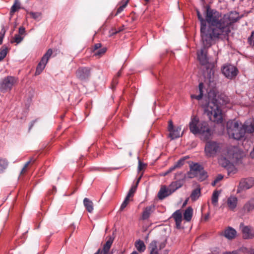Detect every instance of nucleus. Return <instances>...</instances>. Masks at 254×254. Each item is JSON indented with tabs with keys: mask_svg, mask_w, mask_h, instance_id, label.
Masks as SVG:
<instances>
[{
	"mask_svg": "<svg viewBox=\"0 0 254 254\" xmlns=\"http://www.w3.org/2000/svg\"><path fill=\"white\" fill-rule=\"evenodd\" d=\"M35 122V121H34L32 122V123H31V125H30V126L29 127V129H30L32 128V127H33V126L34 125V124Z\"/></svg>",
	"mask_w": 254,
	"mask_h": 254,
	"instance_id": "obj_59",
	"label": "nucleus"
},
{
	"mask_svg": "<svg viewBox=\"0 0 254 254\" xmlns=\"http://www.w3.org/2000/svg\"><path fill=\"white\" fill-rule=\"evenodd\" d=\"M7 53V50L6 48L0 49V62L6 57Z\"/></svg>",
	"mask_w": 254,
	"mask_h": 254,
	"instance_id": "obj_39",
	"label": "nucleus"
},
{
	"mask_svg": "<svg viewBox=\"0 0 254 254\" xmlns=\"http://www.w3.org/2000/svg\"><path fill=\"white\" fill-rule=\"evenodd\" d=\"M193 214V209L191 207H188L184 213V219L189 222L191 219Z\"/></svg>",
	"mask_w": 254,
	"mask_h": 254,
	"instance_id": "obj_21",
	"label": "nucleus"
},
{
	"mask_svg": "<svg viewBox=\"0 0 254 254\" xmlns=\"http://www.w3.org/2000/svg\"><path fill=\"white\" fill-rule=\"evenodd\" d=\"M182 128L178 127L170 132V136L172 139H175L180 137L182 133H181Z\"/></svg>",
	"mask_w": 254,
	"mask_h": 254,
	"instance_id": "obj_19",
	"label": "nucleus"
},
{
	"mask_svg": "<svg viewBox=\"0 0 254 254\" xmlns=\"http://www.w3.org/2000/svg\"><path fill=\"white\" fill-rule=\"evenodd\" d=\"M129 201V198L127 196H126L125 198L124 201L122 203L121 207L120 210H123L124 209H125L126 206L127 205Z\"/></svg>",
	"mask_w": 254,
	"mask_h": 254,
	"instance_id": "obj_43",
	"label": "nucleus"
},
{
	"mask_svg": "<svg viewBox=\"0 0 254 254\" xmlns=\"http://www.w3.org/2000/svg\"><path fill=\"white\" fill-rule=\"evenodd\" d=\"M251 155L252 156H254V147L253 152L251 153Z\"/></svg>",
	"mask_w": 254,
	"mask_h": 254,
	"instance_id": "obj_64",
	"label": "nucleus"
},
{
	"mask_svg": "<svg viewBox=\"0 0 254 254\" xmlns=\"http://www.w3.org/2000/svg\"><path fill=\"white\" fill-rule=\"evenodd\" d=\"M8 165V162L6 159L0 157V172H2Z\"/></svg>",
	"mask_w": 254,
	"mask_h": 254,
	"instance_id": "obj_32",
	"label": "nucleus"
},
{
	"mask_svg": "<svg viewBox=\"0 0 254 254\" xmlns=\"http://www.w3.org/2000/svg\"><path fill=\"white\" fill-rule=\"evenodd\" d=\"M248 42L252 46H254V31L251 33L250 36L248 39Z\"/></svg>",
	"mask_w": 254,
	"mask_h": 254,
	"instance_id": "obj_40",
	"label": "nucleus"
},
{
	"mask_svg": "<svg viewBox=\"0 0 254 254\" xmlns=\"http://www.w3.org/2000/svg\"><path fill=\"white\" fill-rule=\"evenodd\" d=\"M212 254H220L219 249L215 248L211 252Z\"/></svg>",
	"mask_w": 254,
	"mask_h": 254,
	"instance_id": "obj_53",
	"label": "nucleus"
},
{
	"mask_svg": "<svg viewBox=\"0 0 254 254\" xmlns=\"http://www.w3.org/2000/svg\"><path fill=\"white\" fill-rule=\"evenodd\" d=\"M168 188L165 187H162L158 193V197L160 199H163L168 195H170Z\"/></svg>",
	"mask_w": 254,
	"mask_h": 254,
	"instance_id": "obj_18",
	"label": "nucleus"
},
{
	"mask_svg": "<svg viewBox=\"0 0 254 254\" xmlns=\"http://www.w3.org/2000/svg\"><path fill=\"white\" fill-rule=\"evenodd\" d=\"M237 232L236 230L231 228L228 227L223 232V235L228 239H232L234 238L236 235Z\"/></svg>",
	"mask_w": 254,
	"mask_h": 254,
	"instance_id": "obj_15",
	"label": "nucleus"
},
{
	"mask_svg": "<svg viewBox=\"0 0 254 254\" xmlns=\"http://www.w3.org/2000/svg\"><path fill=\"white\" fill-rule=\"evenodd\" d=\"M197 177L199 181H202L207 178V173L203 170V169H202L200 172H198Z\"/></svg>",
	"mask_w": 254,
	"mask_h": 254,
	"instance_id": "obj_34",
	"label": "nucleus"
},
{
	"mask_svg": "<svg viewBox=\"0 0 254 254\" xmlns=\"http://www.w3.org/2000/svg\"><path fill=\"white\" fill-rule=\"evenodd\" d=\"M222 72L226 77L232 79L237 75L238 70L235 66L231 64H228L223 67Z\"/></svg>",
	"mask_w": 254,
	"mask_h": 254,
	"instance_id": "obj_8",
	"label": "nucleus"
},
{
	"mask_svg": "<svg viewBox=\"0 0 254 254\" xmlns=\"http://www.w3.org/2000/svg\"><path fill=\"white\" fill-rule=\"evenodd\" d=\"M205 112L210 120L217 123L223 121L222 111L219 106L214 101L209 102L205 108Z\"/></svg>",
	"mask_w": 254,
	"mask_h": 254,
	"instance_id": "obj_4",
	"label": "nucleus"
},
{
	"mask_svg": "<svg viewBox=\"0 0 254 254\" xmlns=\"http://www.w3.org/2000/svg\"><path fill=\"white\" fill-rule=\"evenodd\" d=\"M134 246L137 250L140 253L144 252L146 249V246L144 243L143 241L140 240H137L135 242Z\"/></svg>",
	"mask_w": 254,
	"mask_h": 254,
	"instance_id": "obj_22",
	"label": "nucleus"
},
{
	"mask_svg": "<svg viewBox=\"0 0 254 254\" xmlns=\"http://www.w3.org/2000/svg\"><path fill=\"white\" fill-rule=\"evenodd\" d=\"M53 54V51L52 49H49L47 52L44 54V55L43 56V57L41 59V60L42 61H44L46 63H48L50 58L52 56Z\"/></svg>",
	"mask_w": 254,
	"mask_h": 254,
	"instance_id": "obj_31",
	"label": "nucleus"
},
{
	"mask_svg": "<svg viewBox=\"0 0 254 254\" xmlns=\"http://www.w3.org/2000/svg\"><path fill=\"white\" fill-rule=\"evenodd\" d=\"M169 174V173H168V171L167 170L165 172H163V173H161V175L162 176H165Z\"/></svg>",
	"mask_w": 254,
	"mask_h": 254,
	"instance_id": "obj_56",
	"label": "nucleus"
},
{
	"mask_svg": "<svg viewBox=\"0 0 254 254\" xmlns=\"http://www.w3.org/2000/svg\"><path fill=\"white\" fill-rule=\"evenodd\" d=\"M190 132L193 134H199L201 139L207 140L210 137L212 133L206 122H200L197 116L192 115L189 123Z\"/></svg>",
	"mask_w": 254,
	"mask_h": 254,
	"instance_id": "obj_2",
	"label": "nucleus"
},
{
	"mask_svg": "<svg viewBox=\"0 0 254 254\" xmlns=\"http://www.w3.org/2000/svg\"><path fill=\"white\" fill-rule=\"evenodd\" d=\"M203 84L202 82H200L198 85L199 94L198 95H191V98L192 99H195L197 100H199L202 99L203 96Z\"/></svg>",
	"mask_w": 254,
	"mask_h": 254,
	"instance_id": "obj_26",
	"label": "nucleus"
},
{
	"mask_svg": "<svg viewBox=\"0 0 254 254\" xmlns=\"http://www.w3.org/2000/svg\"><path fill=\"white\" fill-rule=\"evenodd\" d=\"M17 82V79L13 76H8L0 82V91L2 92L10 91Z\"/></svg>",
	"mask_w": 254,
	"mask_h": 254,
	"instance_id": "obj_7",
	"label": "nucleus"
},
{
	"mask_svg": "<svg viewBox=\"0 0 254 254\" xmlns=\"http://www.w3.org/2000/svg\"><path fill=\"white\" fill-rule=\"evenodd\" d=\"M91 74V68L88 67H79L75 71V76L78 79L83 81L87 79Z\"/></svg>",
	"mask_w": 254,
	"mask_h": 254,
	"instance_id": "obj_9",
	"label": "nucleus"
},
{
	"mask_svg": "<svg viewBox=\"0 0 254 254\" xmlns=\"http://www.w3.org/2000/svg\"><path fill=\"white\" fill-rule=\"evenodd\" d=\"M239 253V252L238 251H233L232 252H225L224 253H223V254H238Z\"/></svg>",
	"mask_w": 254,
	"mask_h": 254,
	"instance_id": "obj_54",
	"label": "nucleus"
},
{
	"mask_svg": "<svg viewBox=\"0 0 254 254\" xmlns=\"http://www.w3.org/2000/svg\"><path fill=\"white\" fill-rule=\"evenodd\" d=\"M227 132L230 137L236 140H240L244 137L246 133L243 125L238 121L228 123Z\"/></svg>",
	"mask_w": 254,
	"mask_h": 254,
	"instance_id": "obj_3",
	"label": "nucleus"
},
{
	"mask_svg": "<svg viewBox=\"0 0 254 254\" xmlns=\"http://www.w3.org/2000/svg\"><path fill=\"white\" fill-rule=\"evenodd\" d=\"M243 236L245 239H251L254 237V231L248 226L244 227L242 229Z\"/></svg>",
	"mask_w": 254,
	"mask_h": 254,
	"instance_id": "obj_14",
	"label": "nucleus"
},
{
	"mask_svg": "<svg viewBox=\"0 0 254 254\" xmlns=\"http://www.w3.org/2000/svg\"><path fill=\"white\" fill-rule=\"evenodd\" d=\"M101 46L102 45L101 43H97L95 44V45L94 46V52L99 49L101 47Z\"/></svg>",
	"mask_w": 254,
	"mask_h": 254,
	"instance_id": "obj_49",
	"label": "nucleus"
},
{
	"mask_svg": "<svg viewBox=\"0 0 254 254\" xmlns=\"http://www.w3.org/2000/svg\"><path fill=\"white\" fill-rule=\"evenodd\" d=\"M155 206L152 204L145 207L142 213V219L146 220L148 219L150 215L155 211Z\"/></svg>",
	"mask_w": 254,
	"mask_h": 254,
	"instance_id": "obj_12",
	"label": "nucleus"
},
{
	"mask_svg": "<svg viewBox=\"0 0 254 254\" xmlns=\"http://www.w3.org/2000/svg\"><path fill=\"white\" fill-rule=\"evenodd\" d=\"M183 186L182 182L180 180L172 182L168 187L170 193H172L177 189L181 188Z\"/></svg>",
	"mask_w": 254,
	"mask_h": 254,
	"instance_id": "obj_16",
	"label": "nucleus"
},
{
	"mask_svg": "<svg viewBox=\"0 0 254 254\" xmlns=\"http://www.w3.org/2000/svg\"><path fill=\"white\" fill-rule=\"evenodd\" d=\"M189 158L190 157L189 156H186L183 157L181 158L180 159H179L175 164V165H176L177 169L181 168L184 164L185 161L186 159H189Z\"/></svg>",
	"mask_w": 254,
	"mask_h": 254,
	"instance_id": "obj_35",
	"label": "nucleus"
},
{
	"mask_svg": "<svg viewBox=\"0 0 254 254\" xmlns=\"http://www.w3.org/2000/svg\"><path fill=\"white\" fill-rule=\"evenodd\" d=\"M145 166V164L141 162L140 161L138 162V169L139 171H141Z\"/></svg>",
	"mask_w": 254,
	"mask_h": 254,
	"instance_id": "obj_51",
	"label": "nucleus"
},
{
	"mask_svg": "<svg viewBox=\"0 0 254 254\" xmlns=\"http://www.w3.org/2000/svg\"><path fill=\"white\" fill-rule=\"evenodd\" d=\"M219 163L224 167H226L229 164V161L225 158L221 159L219 160Z\"/></svg>",
	"mask_w": 254,
	"mask_h": 254,
	"instance_id": "obj_46",
	"label": "nucleus"
},
{
	"mask_svg": "<svg viewBox=\"0 0 254 254\" xmlns=\"http://www.w3.org/2000/svg\"><path fill=\"white\" fill-rule=\"evenodd\" d=\"M29 14L31 15V16L36 20H39L41 16V13L40 12H31L29 13Z\"/></svg>",
	"mask_w": 254,
	"mask_h": 254,
	"instance_id": "obj_41",
	"label": "nucleus"
},
{
	"mask_svg": "<svg viewBox=\"0 0 254 254\" xmlns=\"http://www.w3.org/2000/svg\"><path fill=\"white\" fill-rule=\"evenodd\" d=\"M136 186H133L129 190L127 196L129 198H130V197H132L133 196V194L135 192V190H136Z\"/></svg>",
	"mask_w": 254,
	"mask_h": 254,
	"instance_id": "obj_44",
	"label": "nucleus"
},
{
	"mask_svg": "<svg viewBox=\"0 0 254 254\" xmlns=\"http://www.w3.org/2000/svg\"><path fill=\"white\" fill-rule=\"evenodd\" d=\"M219 193H220L218 191L215 190L213 192V193L212 194L211 201H212V203L214 205H216V204L218 202Z\"/></svg>",
	"mask_w": 254,
	"mask_h": 254,
	"instance_id": "obj_33",
	"label": "nucleus"
},
{
	"mask_svg": "<svg viewBox=\"0 0 254 254\" xmlns=\"http://www.w3.org/2000/svg\"><path fill=\"white\" fill-rule=\"evenodd\" d=\"M197 15L200 21V33L202 42L205 46L209 47L221 36H227L233 29V24L242 17L235 11L225 14L214 9L207 6L205 19L197 10Z\"/></svg>",
	"mask_w": 254,
	"mask_h": 254,
	"instance_id": "obj_1",
	"label": "nucleus"
},
{
	"mask_svg": "<svg viewBox=\"0 0 254 254\" xmlns=\"http://www.w3.org/2000/svg\"><path fill=\"white\" fill-rule=\"evenodd\" d=\"M237 202V198L232 195L228 197L227 201L228 206L231 210H234L236 207Z\"/></svg>",
	"mask_w": 254,
	"mask_h": 254,
	"instance_id": "obj_17",
	"label": "nucleus"
},
{
	"mask_svg": "<svg viewBox=\"0 0 254 254\" xmlns=\"http://www.w3.org/2000/svg\"><path fill=\"white\" fill-rule=\"evenodd\" d=\"M24 37L20 35L19 34H15L11 40V43H16V44L20 43L23 39Z\"/></svg>",
	"mask_w": 254,
	"mask_h": 254,
	"instance_id": "obj_38",
	"label": "nucleus"
},
{
	"mask_svg": "<svg viewBox=\"0 0 254 254\" xmlns=\"http://www.w3.org/2000/svg\"><path fill=\"white\" fill-rule=\"evenodd\" d=\"M253 185V182L249 179H245L240 182V186L242 189H249Z\"/></svg>",
	"mask_w": 254,
	"mask_h": 254,
	"instance_id": "obj_23",
	"label": "nucleus"
},
{
	"mask_svg": "<svg viewBox=\"0 0 254 254\" xmlns=\"http://www.w3.org/2000/svg\"><path fill=\"white\" fill-rule=\"evenodd\" d=\"M114 238L111 236H110L108 240L107 241L106 243L104 244L103 249L102 251L104 252H109L112 245L113 243Z\"/></svg>",
	"mask_w": 254,
	"mask_h": 254,
	"instance_id": "obj_24",
	"label": "nucleus"
},
{
	"mask_svg": "<svg viewBox=\"0 0 254 254\" xmlns=\"http://www.w3.org/2000/svg\"><path fill=\"white\" fill-rule=\"evenodd\" d=\"M27 169H25V168H23L20 174H24L26 172Z\"/></svg>",
	"mask_w": 254,
	"mask_h": 254,
	"instance_id": "obj_57",
	"label": "nucleus"
},
{
	"mask_svg": "<svg viewBox=\"0 0 254 254\" xmlns=\"http://www.w3.org/2000/svg\"><path fill=\"white\" fill-rule=\"evenodd\" d=\"M166 240L162 241H152L148 246L150 254H168V251L165 249Z\"/></svg>",
	"mask_w": 254,
	"mask_h": 254,
	"instance_id": "obj_5",
	"label": "nucleus"
},
{
	"mask_svg": "<svg viewBox=\"0 0 254 254\" xmlns=\"http://www.w3.org/2000/svg\"><path fill=\"white\" fill-rule=\"evenodd\" d=\"M131 254H138V253L136 251H133Z\"/></svg>",
	"mask_w": 254,
	"mask_h": 254,
	"instance_id": "obj_63",
	"label": "nucleus"
},
{
	"mask_svg": "<svg viewBox=\"0 0 254 254\" xmlns=\"http://www.w3.org/2000/svg\"><path fill=\"white\" fill-rule=\"evenodd\" d=\"M124 29L123 27L120 28L118 30L116 31L115 32H113V34H117L118 32L123 31Z\"/></svg>",
	"mask_w": 254,
	"mask_h": 254,
	"instance_id": "obj_55",
	"label": "nucleus"
},
{
	"mask_svg": "<svg viewBox=\"0 0 254 254\" xmlns=\"http://www.w3.org/2000/svg\"><path fill=\"white\" fill-rule=\"evenodd\" d=\"M202 43H203L202 42ZM203 45V48L201 49L200 51H197V59L200 62V64L202 65H205L206 64L208 61V59L206 55V51L205 50L206 48H208V47L205 46L204 44ZM211 45L210 46V47Z\"/></svg>",
	"mask_w": 254,
	"mask_h": 254,
	"instance_id": "obj_10",
	"label": "nucleus"
},
{
	"mask_svg": "<svg viewBox=\"0 0 254 254\" xmlns=\"http://www.w3.org/2000/svg\"><path fill=\"white\" fill-rule=\"evenodd\" d=\"M83 204L87 211L92 213L93 211V203L91 200L88 198H85L83 200Z\"/></svg>",
	"mask_w": 254,
	"mask_h": 254,
	"instance_id": "obj_20",
	"label": "nucleus"
},
{
	"mask_svg": "<svg viewBox=\"0 0 254 254\" xmlns=\"http://www.w3.org/2000/svg\"><path fill=\"white\" fill-rule=\"evenodd\" d=\"M243 126L246 133H252L254 132V119H249L246 121Z\"/></svg>",
	"mask_w": 254,
	"mask_h": 254,
	"instance_id": "obj_11",
	"label": "nucleus"
},
{
	"mask_svg": "<svg viewBox=\"0 0 254 254\" xmlns=\"http://www.w3.org/2000/svg\"><path fill=\"white\" fill-rule=\"evenodd\" d=\"M190 169H191V171H193V172H196L198 174V172H200V171L202 169H203V168L201 167V166L197 163H193V164L190 165Z\"/></svg>",
	"mask_w": 254,
	"mask_h": 254,
	"instance_id": "obj_30",
	"label": "nucleus"
},
{
	"mask_svg": "<svg viewBox=\"0 0 254 254\" xmlns=\"http://www.w3.org/2000/svg\"><path fill=\"white\" fill-rule=\"evenodd\" d=\"M244 210L248 212L252 211L254 209V199H252L247 202L244 207Z\"/></svg>",
	"mask_w": 254,
	"mask_h": 254,
	"instance_id": "obj_28",
	"label": "nucleus"
},
{
	"mask_svg": "<svg viewBox=\"0 0 254 254\" xmlns=\"http://www.w3.org/2000/svg\"><path fill=\"white\" fill-rule=\"evenodd\" d=\"M198 174L193 171H191V169H190V171L187 173V176L189 178H193L195 177H197Z\"/></svg>",
	"mask_w": 254,
	"mask_h": 254,
	"instance_id": "obj_45",
	"label": "nucleus"
},
{
	"mask_svg": "<svg viewBox=\"0 0 254 254\" xmlns=\"http://www.w3.org/2000/svg\"><path fill=\"white\" fill-rule=\"evenodd\" d=\"M223 178V176L221 174H219L214 180L212 182L211 185L213 186H215L216 184L218 183L220 181L222 180Z\"/></svg>",
	"mask_w": 254,
	"mask_h": 254,
	"instance_id": "obj_42",
	"label": "nucleus"
},
{
	"mask_svg": "<svg viewBox=\"0 0 254 254\" xmlns=\"http://www.w3.org/2000/svg\"><path fill=\"white\" fill-rule=\"evenodd\" d=\"M34 161H35V160H34V159H33V158H31V159H30L29 161H28V162H27L25 164V165H24V166L23 168H25V169H27V167H28V165H29V164H30L31 162H34Z\"/></svg>",
	"mask_w": 254,
	"mask_h": 254,
	"instance_id": "obj_50",
	"label": "nucleus"
},
{
	"mask_svg": "<svg viewBox=\"0 0 254 254\" xmlns=\"http://www.w3.org/2000/svg\"><path fill=\"white\" fill-rule=\"evenodd\" d=\"M174 128L173 127V124L171 120L169 121V125H168V130L169 132L172 131Z\"/></svg>",
	"mask_w": 254,
	"mask_h": 254,
	"instance_id": "obj_48",
	"label": "nucleus"
},
{
	"mask_svg": "<svg viewBox=\"0 0 254 254\" xmlns=\"http://www.w3.org/2000/svg\"><path fill=\"white\" fill-rule=\"evenodd\" d=\"M20 8V2L19 0H14V2L11 7L10 13L13 15L15 12Z\"/></svg>",
	"mask_w": 254,
	"mask_h": 254,
	"instance_id": "obj_27",
	"label": "nucleus"
},
{
	"mask_svg": "<svg viewBox=\"0 0 254 254\" xmlns=\"http://www.w3.org/2000/svg\"><path fill=\"white\" fill-rule=\"evenodd\" d=\"M200 195V190L199 189H196L192 191L190 197L192 201H195L199 198Z\"/></svg>",
	"mask_w": 254,
	"mask_h": 254,
	"instance_id": "obj_29",
	"label": "nucleus"
},
{
	"mask_svg": "<svg viewBox=\"0 0 254 254\" xmlns=\"http://www.w3.org/2000/svg\"><path fill=\"white\" fill-rule=\"evenodd\" d=\"M18 34L22 36L25 34V29L24 27L21 26L19 28Z\"/></svg>",
	"mask_w": 254,
	"mask_h": 254,
	"instance_id": "obj_47",
	"label": "nucleus"
},
{
	"mask_svg": "<svg viewBox=\"0 0 254 254\" xmlns=\"http://www.w3.org/2000/svg\"><path fill=\"white\" fill-rule=\"evenodd\" d=\"M177 169L176 165L174 164L173 166L170 167V168L167 170L168 173H171L172 172L174 171L175 169Z\"/></svg>",
	"mask_w": 254,
	"mask_h": 254,
	"instance_id": "obj_52",
	"label": "nucleus"
},
{
	"mask_svg": "<svg viewBox=\"0 0 254 254\" xmlns=\"http://www.w3.org/2000/svg\"><path fill=\"white\" fill-rule=\"evenodd\" d=\"M220 144L216 141H209L206 143L204 152L207 157H214L221 150Z\"/></svg>",
	"mask_w": 254,
	"mask_h": 254,
	"instance_id": "obj_6",
	"label": "nucleus"
},
{
	"mask_svg": "<svg viewBox=\"0 0 254 254\" xmlns=\"http://www.w3.org/2000/svg\"><path fill=\"white\" fill-rule=\"evenodd\" d=\"M100 252V249H98L97 252L96 253H95L94 254H99Z\"/></svg>",
	"mask_w": 254,
	"mask_h": 254,
	"instance_id": "obj_61",
	"label": "nucleus"
},
{
	"mask_svg": "<svg viewBox=\"0 0 254 254\" xmlns=\"http://www.w3.org/2000/svg\"><path fill=\"white\" fill-rule=\"evenodd\" d=\"M172 217L174 219L176 227L178 229L181 228V225L182 221V214L180 210L176 211L172 215Z\"/></svg>",
	"mask_w": 254,
	"mask_h": 254,
	"instance_id": "obj_13",
	"label": "nucleus"
},
{
	"mask_svg": "<svg viewBox=\"0 0 254 254\" xmlns=\"http://www.w3.org/2000/svg\"><path fill=\"white\" fill-rule=\"evenodd\" d=\"M208 217H209V214H207V215H206L204 217V220L205 221H206L208 219Z\"/></svg>",
	"mask_w": 254,
	"mask_h": 254,
	"instance_id": "obj_60",
	"label": "nucleus"
},
{
	"mask_svg": "<svg viewBox=\"0 0 254 254\" xmlns=\"http://www.w3.org/2000/svg\"><path fill=\"white\" fill-rule=\"evenodd\" d=\"M107 48L105 47L102 48L101 49H99L98 50L96 51L94 53V56H98V57H100L103 56L106 52Z\"/></svg>",
	"mask_w": 254,
	"mask_h": 254,
	"instance_id": "obj_37",
	"label": "nucleus"
},
{
	"mask_svg": "<svg viewBox=\"0 0 254 254\" xmlns=\"http://www.w3.org/2000/svg\"><path fill=\"white\" fill-rule=\"evenodd\" d=\"M128 1L129 0H126L123 2V4L118 8L115 15H117L124 10V8L127 6Z\"/></svg>",
	"mask_w": 254,
	"mask_h": 254,
	"instance_id": "obj_36",
	"label": "nucleus"
},
{
	"mask_svg": "<svg viewBox=\"0 0 254 254\" xmlns=\"http://www.w3.org/2000/svg\"><path fill=\"white\" fill-rule=\"evenodd\" d=\"M99 254H109V252H104L100 249V252Z\"/></svg>",
	"mask_w": 254,
	"mask_h": 254,
	"instance_id": "obj_58",
	"label": "nucleus"
},
{
	"mask_svg": "<svg viewBox=\"0 0 254 254\" xmlns=\"http://www.w3.org/2000/svg\"><path fill=\"white\" fill-rule=\"evenodd\" d=\"M121 71H119L117 73V76H118V77H119V76H120V75H121Z\"/></svg>",
	"mask_w": 254,
	"mask_h": 254,
	"instance_id": "obj_62",
	"label": "nucleus"
},
{
	"mask_svg": "<svg viewBox=\"0 0 254 254\" xmlns=\"http://www.w3.org/2000/svg\"><path fill=\"white\" fill-rule=\"evenodd\" d=\"M47 64V63L41 60L36 67L35 75H39L45 68Z\"/></svg>",
	"mask_w": 254,
	"mask_h": 254,
	"instance_id": "obj_25",
	"label": "nucleus"
}]
</instances>
